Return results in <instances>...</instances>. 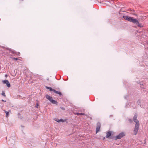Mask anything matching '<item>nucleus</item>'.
<instances>
[{
    "label": "nucleus",
    "mask_w": 148,
    "mask_h": 148,
    "mask_svg": "<svg viewBox=\"0 0 148 148\" xmlns=\"http://www.w3.org/2000/svg\"><path fill=\"white\" fill-rule=\"evenodd\" d=\"M127 20L129 21L132 22L133 23H134L136 25H137L139 27H142V25L141 24H140L138 21L137 20V19H126Z\"/></svg>",
    "instance_id": "nucleus-1"
},
{
    "label": "nucleus",
    "mask_w": 148,
    "mask_h": 148,
    "mask_svg": "<svg viewBox=\"0 0 148 148\" xmlns=\"http://www.w3.org/2000/svg\"><path fill=\"white\" fill-rule=\"evenodd\" d=\"M46 98L48 99V100H49V101L51 102L53 104H57V102L55 101V100H53L52 97H51L49 95H46Z\"/></svg>",
    "instance_id": "nucleus-2"
},
{
    "label": "nucleus",
    "mask_w": 148,
    "mask_h": 148,
    "mask_svg": "<svg viewBox=\"0 0 148 148\" xmlns=\"http://www.w3.org/2000/svg\"><path fill=\"white\" fill-rule=\"evenodd\" d=\"M139 124L137 123L136 124L134 129V134L136 135L137 134L139 129Z\"/></svg>",
    "instance_id": "nucleus-3"
},
{
    "label": "nucleus",
    "mask_w": 148,
    "mask_h": 148,
    "mask_svg": "<svg viewBox=\"0 0 148 148\" xmlns=\"http://www.w3.org/2000/svg\"><path fill=\"white\" fill-rule=\"evenodd\" d=\"M125 136V134L123 132H122L119 134L118 135L116 136V139H120L123 136Z\"/></svg>",
    "instance_id": "nucleus-4"
},
{
    "label": "nucleus",
    "mask_w": 148,
    "mask_h": 148,
    "mask_svg": "<svg viewBox=\"0 0 148 148\" xmlns=\"http://www.w3.org/2000/svg\"><path fill=\"white\" fill-rule=\"evenodd\" d=\"M3 82L4 84H6L7 86L8 87H10V84L9 82L7 80H3Z\"/></svg>",
    "instance_id": "nucleus-5"
},
{
    "label": "nucleus",
    "mask_w": 148,
    "mask_h": 148,
    "mask_svg": "<svg viewBox=\"0 0 148 148\" xmlns=\"http://www.w3.org/2000/svg\"><path fill=\"white\" fill-rule=\"evenodd\" d=\"M137 117V114H135L133 118V120L136 123V124L137 123L138 124H139V121H138L136 119Z\"/></svg>",
    "instance_id": "nucleus-6"
},
{
    "label": "nucleus",
    "mask_w": 148,
    "mask_h": 148,
    "mask_svg": "<svg viewBox=\"0 0 148 148\" xmlns=\"http://www.w3.org/2000/svg\"><path fill=\"white\" fill-rule=\"evenodd\" d=\"M100 127V123L98 124L97 125L96 129V133L98 132L99 131V130Z\"/></svg>",
    "instance_id": "nucleus-7"
},
{
    "label": "nucleus",
    "mask_w": 148,
    "mask_h": 148,
    "mask_svg": "<svg viewBox=\"0 0 148 148\" xmlns=\"http://www.w3.org/2000/svg\"><path fill=\"white\" fill-rule=\"evenodd\" d=\"M111 134L112 133L110 131H109V132H107L106 136V137L107 138L109 137L111 135Z\"/></svg>",
    "instance_id": "nucleus-8"
},
{
    "label": "nucleus",
    "mask_w": 148,
    "mask_h": 148,
    "mask_svg": "<svg viewBox=\"0 0 148 148\" xmlns=\"http://www.w3.org/2000/svg\"><path fill=\"white\" fill-rule=\"evenodd\" d=\"M53 91L55 93H56V94H59L60 95H62V94L61 93V92H59V91H56L55 90H53Z\"/></svg>",
    "instance_id": "nucleus-9"
},
{
    "label": "nucleus",
    "mask_w": 148,
    "mask_h": 148,
    "mask_svg": "<svg viewBox=\"0 0 148 148\" xmlns=\"http://www.w3.org/2000/svg\"><path fill=\"white\" fill-rule=\"evenodd\" d=\"M5 113L6 114V116L7 117H8L9 115V112H8L6 110H4Z\"/></svg>",
    "instance_id": "nucleus-10"
},
{
    "label": "nucleus",
    "mask_w": 148,
    "mask_h": 148,
    "mask_svg": "<svg viewBox=\"0 0 148 148\" xmlns=\"http://www.w3.org/2000/svg\"><path fill=\"white\" fill-rule=\"evenodd\" d=\"M123 18H124V19H125V18H132V17H128V16H124V15H123Z\"/></svg>",
    "instance_id": "nucleus-11"
},
{
    "label": "nucleus",
    "mask_w": 148,
    "mask_h": 148,
    "mask_svg": "<svg viewBox=\"0 0 148 148\" xmlns=\"http://www.w3.org/2000/svg\"><path fill=\"white\" fill-rule=\"evenodd\" d=\"M46 88L47 89H49L50 91H53V90H54V89H53L51 88L50 87H48L47 86L46 87Z\"/></svg>",
    "instance_id": "nucleus-12"
},
{
    "label": "nucleus",
    "mask_w": 148,
    "mask_h": 148,
    "mask_svg": "<svg viewBox=\"0 0 148 148\" xmlns=\"http://www.w3.org/2000/svg\"><path fill=\"white\" fill-rule=\"evenodd\" d=\"M65 121L63 120L62 119H60V120H59V121H58V122L60 123V122H64Z\"/></svg>",
    "instance_id": "nucleus-13"
},
{
    "label": "nucleus",
    "mask_w": 148,
    "mask_h": 148,
    "mask_svg": "<svg viewBox=\"0 0 148 148\" xmlns=\"http://www.w3.org/2000/svg\"><path fill=\"white\" fill-rule=\"evenodd\" d=\"M2 95H3V96H4V97L5 96V93L3 92H2Z\"/></svg>",
    "instance_id": "nucleus-14"
},
{
    "label": "nucleus",
    "mask_w": 148,
    "mask_h": 148,
    "mask_svg": "<svg viewBox=\"0 0 148 148\" xmlns=\"http://www.w3.org/2000/svg\"><path fill=\"white\" fill-rule=\"evenodd\" d=\"M13 59L15 60H17L18 59L17 58H13Z\"/></svg>",
    "instance_id": "nucleus-15"
},
{
    "label": "nucleus",
    "mask_w": 148,
    "mask_h": 148,
    "mask_svg": "<svg viewBox=\"0 0 148 148\" xmlns=\"http://www.w3.org/2000/svg\"><path fill=\"white\" fill-rule=\"evenodd\" d=\"M59 119H55V120L57 122H58V121H59Z\"/></svg>",
    "instance_id": "nucleus-16"
},
{
    "label": "nucleus",
    "mask_w": 148,
    "mask_h": 148,
    "mask_svg": "<svg viewBox=\"0 0 148 148\" xmlns=\"http://www.w3.org/2000/svg\"><path fill=\"white\" fill-rule=\"evenodd\" d=\"M76 114H81V115H84V114L83 113H80V114H79L78 113H76Z\"/></svg>",
    "instance_id": "nucleus-17"
},
{
    "label": "nucleus",
    "mask_w": 148,
    "mask_h": 148,
    "mask_svg": "<svg viewBox=\"0 0 148 148\" xmlns=\"http://www.w3.org/2000/svg\"><path fill=\"white\" fill-rule=\"evenodd\" d=\"M129 121L130 123H131L132 121V120L130 119H129Z\"/></svg>",
    "instance_id": "nucleus-18"
},
{
    "label": "nucleus",
    "mask_w": 148,
    "mask_h": 148,
    "mask_svg": "<svg viewBox=\"0 0 148 148\" xmlns=\"http://www.w3.org/2000/svg\"><path fill=\"white\" fill-rule=\"evenodd\" d=\"M38 104H37L36 105V107L37 108H38Z\"/></svg>",
    "instance_id": "nucleus-19"
},
{
    "label": "nucleus",
    "mask_w": 148,
    "mask_h": 148,
    "mask_svg": "<svg viewBox=\"0 0 148 148\" xmlns=\"http://www.w3.org/2000/svg\"><path fill=\"white\" fill-rule=\"evenodd\" d=\"M2 101H4V102H5L6 101H4L3 99L2 100Z\"/></svg>",
    "instance_id": "nucleus-20"
},
{
    "label": "nucleus",
    "mask_w": 148,
    "mask_h": 148,
    "mask_svg": "<svg viewBox=\"0 0 148 148\" xmlns=\"http://www.w3.org/2000/svg\"><path fill=\"white\" fill-rule=\"evenodd\" d=\"M5 77H7V75L6 74V75H5Z\"/></svg>",
    "instance_id": "nucleus-21"
}]
</instances>
